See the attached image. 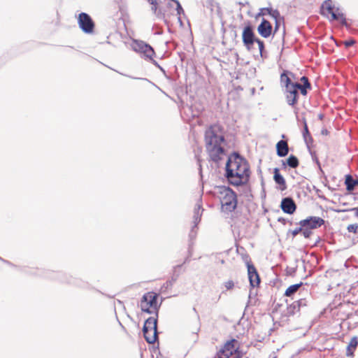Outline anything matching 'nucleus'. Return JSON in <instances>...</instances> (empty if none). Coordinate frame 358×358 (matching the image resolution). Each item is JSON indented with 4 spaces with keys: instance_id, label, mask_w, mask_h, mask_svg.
Returning <instances> with one entry per match:
<instances>
[{
    "instance_id": "nucleus-4",
    "label": "nucleus",
    "mask_w": 358,
    "mask_h": 358,
    "mask_svg": "<svg viewBox=\"0 0 358 358\" xmlns=\"http://www.w3.org/2000/svg\"><path fill=\"white\" fill-rule=\"evenodd\" d=\"M321 10L323 15H331L332 20H338L344 25L347 24L344 14L338 8L334 7L331 0L325 1L322 5Z\"/></svg>"
},
{
    "instance_id": "nucleus-7",
    "label": "nucleus",
    "mask_w": 358,
    "mask_h": 358,
    "mask_svg": "<svg viewBox=\"0 0 358 358\" xmlns=\"http://www.w3.org/2000/svg\"><path fill=\"white\" fill-rule=\"evenodd\" d=\"M78 22L82 31L86 34H92L94 31V23L91 17L85 13L79 14Z\"/></svg>"
},
{
    "instance_id": "nucleus-13",
    "label": "nucleus",
    "mask_w": 358,
    "mask_h": 358,
    "mask_svg": "<svg viewBox=\"0 0 358 358\" xmlns=\"http://www.w3.org/2000/svg\"><path fill=\"white\" fill-rule=\"evenodd\" d=\"M247 267L250 285L255 287V286H257L259 284V276L257 273L255 267L252 264H250L249 263H248Z\"/></svg>"
},
{
    "instance_id": "nucleus-33",
    "label": "nucleus",
    "mask_w": 358,
    "mask_h": 358,
    "mask_svg": "<svg viewBox=\"0 0 358 358\" xmlns=\"http://www.w3.org/2000/svg\"><path fill=\"white\" fill-rule=\"evenodd\" d=\"M303 227H302L301 226L300 227L296 228V229H295L294 230H293V231H292V234L293 236L294 237V236H296L297 234H299L300 232H302V229H303Z\"/></svg>"
},
{
    "instance_id": "nucleus-35",
    "label": "nucleus",
    "mask_w": 358,
    "mask_h": 358,
    "mask_svg": "<svg viewBox=\"0 0 358 358\" xmlns=\"http://www.w3.org/2000/svg\"><path fill=\"white\" fill-rule=\"evenodd\" d=\"M148 1L153 5L152 9L155 11L157 10V6H156V4H157V1L156 0H148Z\"/></svg>"
},
{
    "instance_id": "nucleus-40",
    "label": "nucleus",
    "mask_w": 358,
    "mask_h": 358,
    "mask_svg": "<svg viewBox=\"0 0 358 358\" xmlns=\"http://www.w3.org/2000/svg\"><path fill=\"white\" fill-rule=\"evenodd\" d=\"M278 27V23H276L275 28V31L277 30Z\"/></svg>"
},
{
    "instance_id": "nucleus-26",
    "label": "nucleus",
    "mask_w": 358,
    "mask_h": 358,
    "mask_svg": "<svg viewBox=\"0 0 358 358\" xmlns=\"http://www.w3.org/2000/svg\"><path fill=\"white\" fill-rule=\"evenodd\" d=\"M257 44H258V47H259V52H260V55L262 58L264 57H266V56L265 55V53L264 52V43L262 41H261L260 39L257 38V40H256L255 41Z\"/></svg>"
},
{
    "instance_id": "nucleus-34",
    "label": "nucleus",
    "mask_w": 358,
    "mask_h": 358,
    "mask_svg": "<svg viewBox=\"0 0 358 358\" xmlns=\"http://www.w3.org/2000/svg\"><path fill=\"white\" fill-rule=\"evenodd\" d=\"M344 43L346 47H350L355 43V41L354 40H348V41H345Z\"/></svg>"
},
{
    "instance_id": "nucleus-17",
    "label": "nucleus",
    "mask_w": 358,
    "mask_h": 358,
    "mask_svg": "<svg viewBox=\"0 0 358 358\" xmlns=\"http://www.w3.org/2000/svg\"><path fill=\"white\" fill-rule=\"evenodd\" d=\"M292 77H294V75L291 72L286 71L281 74L280 81L281 83L285 86V89L287 88V86L298 84V83L292 81Z\"/></svg>"
},
{
    "instance_id": "nucleus-16",
    "label": "nucleus",
    "mask_w": 358,
    "mask_h": 358,
    "mask_svg": "<svg viewBox=\"0 0 358 358\" xmlns=\"http://www.w3.org/2000/svg\"><path fill=\"white\" fill-rule=\"evenodd\" d=\"M157 320L154 317L148 318L144 324L143 331L150 330V331L157 332Z\"/></svg>"
},
{
    "instance_id": "nucleus-18",
    "label": "nucleus",
    "mask_w": 358,
    "mask_h": 358,
    "mask_svg": "<svg viewBox=\"0 0 358 358\" xmlns=\"http://www.w3.org/2000/svg\"><path fill=\"white\" fill-rule=\"evenodd\" d=\"M273 179L276 184L280 185V189L285 190L287 188L285 180L283 176L279 173L278 168L274 169V176Z\"/></svg>"
},
{
    "instance_id": "nucleus-22",
    "label": "nucleus",
    "mask_w": 358,
    "mask_h": 358,
    "mask_svg": "<svg viewBox=\"0 0 358 358\" xmlns=\"http://www.w3.org/2000/svg\"><path fill=\"white\" fill-rule=\"evenodd\" d=\"M346 189L348 191H352L355 189L357 184H358V180H355L352 176L347 175L345 178Z\"/></svg>"
},
{
    "instance_id": "nucleus-36",
    "label": "nucleus",
    "mask_w": 358,
    "mask_h": 358,
    "mask_svg": "<svg viewBox=\"0 0 358 358\" xmlns=\"http://www.w3.org/2000/svg\"><path fill=\"white\" fill-rule=\"evenodd\" d=\"M299 306H306V301L304 299H300L297 301Z\"/></svg>"
},
{
    "instance_id": "nucleus-21",
    "label": "nucleus",
    "mask_w": 358,
    "mask_h": 358,
    "mask_svg": "<svg viewBox=\"0 0 358 358\" xmlns=\"http://www.w3.org/2000/svg\"><path fill=\"white\" fill-rule=\"evenodd\" d=\"M266 14L270 15L272 17L277 20L280 17V13L278 10H273L271 8H263L260 9L258 15H264Z\"/></svg>"
},
{
    "instance_id": "nucleus-28",
    "label": "nucleus",
    "mask_w": 358,
    "mask_h": 358,
    "mask_svg": "<svg viewBox=\"0 0 358 358\" xmlns=\"http://www.w3.org/2000/svg\"><path fill=\"white\" fill-rule=\"evenodd\" d=\"M310 88V87H305L304 85H301L298 83L297 90H300L301 94L306 95L307 94V89Z\"/></svg>"
},
{
    "instance_id": "nucleus-14",
    "label": "nucleus",
    "mask_w": 358,
    "mask_h": 358,
    "mask_svg": "<svg viewBox=\"0 0 358 358\" xmlns=\"http://www.w3.org/2000/svg\"><path fill=\"white\" fill-rule=\"evenodd\" d=\"M280 206L282 210L287 214L294 213L296 208L294 201L290 197L284 198L281 201Z\"/></svg>"
},
{
    "instance_id": "nucleus-20",
    "label": "nucleus",
    "mask_w": 358,
    "mask_h": 358,
    "mask_svg": "<svg viewBox=\"0 0 358 358\" xmlns=\"http://www.w3.org/2000/svg\"><path fill=\"white\" fill-rule=\"evenodd\" d=\"M358 345L357 338L354 336L351 338L350 343L347 347L346 355L348 357H352L354 354V351L355 350L357 346Z\"/></svg>"
},
{
    "instance_id": "nucleus-2",
    "label": "nucleus",
    "mask_w": 358,
    "mask_h": 358,
    "mask_svg": "<svg viewBox=\"0 0 358 358\" xmlns=\"http://www.w3.org/2000/svg\"><path fill=\"white\" fill-rule=\"evenodd\" d=\"M206 148L210 159L218 162L225 155L222 144L224 138L218 125L210 126L205 133Z\"/></svg>"
},
{
    "instance_id": "nucleus-41",
    "label": "nucleus",
    "mask_w": 358,
    "mask_h": 358,
    "mask_svg": "<svg viewBox=\"0 0 358 358\" xmlns=\"http://www.w3.org/2000/svg\"><path fill=\"white\" fill-rule=\"evenodd\" d=\"M235 358H241L239 356H236Z\"/></svg>"
},
{
    "instance_id": "nucleus-1",
    "label": "nucleus",
    "mask_w": 358,
    "mask_h": 358,
    "mask_svg": "<svg viewBox=\"0 0 358 358\" xmlns=\"http://www.w3.org/2000/svg\"><path fill=\"white\" fill-rule=\"evenodd\" d=\"M250 176V166L245 159L237 153L229 157L226 164V178L231 185H245L249 181Z\"/></svg>"
},
{
    "instance_id": "nucleus-39",
    "label": "nucleus",
    "mask_w": 358,
    "mask_h": 358,
    "mask_svg": "<svg viewBox=\"0 0 358 358\" xmlns=\"http://www.w3.org/2000/svg\"><path fill=\"white\" fill-rule=\"evenodd\" d=\"M198 163H199V170L201 171V165L200 164V160L198 159Z\"/></svg>"
},
{
    "instance_id": "nucleus-5",
    "label": "nucleus",
    "mask_w": 358,
    "mask_h": 358,
    "mask_svg": "<svg viewBox=\"0 0 358 358\" xmlns=\"http://www.w3.org/2000/svg\"><path fill=\"white\" fill-rule=\"evenodd\" d=\"M157 294L154 292L145 293L141 301V309L143 312L152 313L157 310Z\"/></svg>"
},
{
    "instance_id": "nucleus-11",
    "label": "nucleus",
    "mask_w": 358,
    "mask_h": 358,
    "mask_svg": "<svg viewBox=\"0 0 358 358\" xmlns=\"http://www.w3.org/2000/svg\"><path fill=\"white\" fill-rule=\"evenodd\" d=\"M297 87L298 84H294V85L287 86V88L285 89L286 99L287 103L290 106H294L298 101L299 93Z\"/></svg>"
},
{
    "instance_id": "nucleus-15",
    "label": "nucleus",
    "mask_w": 358,
    "mask_h": 358,
    "mask_svg": "<svg viewBox=\"0 0 358 358\" xmlns=\"http://www.w3.org/2000/svg\"><path fill=\"white\" fill-rule=\"evenodd\" d=\"M257 31L262 37L268 38L271 34L272 26L268 20L263 19L258 26Z\"/></svg>"
},
{
    "instance_id": "nucleus-12",
    "label": "nucleus",
    "mask_w": 358,
    "mask_h": 358,
    "mask_svg": "<svg viewBox=\"0 0 358 358\" xmlns=\"http://www.w3.org/2000/svg\"><path fill=\"white\" fill-rule=\"evenodd\" d=\"M203 211V209L202 208L201 201L199 200L198 203L195 205L194 209V215H193V223L194 226L192 228L190 236H192V234H196V231H194V229L197 227L198 224L201 221V217L202 216V213Z\"/></svg>"
},
{
    "instance_id": "nucleus-30",
    "label": "nucleus",
    "mask_w": 358,
    "mask_h": 358,
    "mask_svg": "<svg viewBox=\"0 0 358 358\" xmlns=\"http://www.w3.org/2000/svg\"><path fill=\"white\" fill-rule=\"evenodd\" d=\"M348 230L350 232L357 233L358 231V224H350L348 227Z\"/></svg>"
},
{
    "instance_id": "nucleus-10",
    "label": "nucleus",
    "mask_w": 358,
    "mask_h": 358,
    "mask_svg": "<svg viewBox=\"0 0 358 358\" xmlns=\"http://www.w3.org/2000/svg\"><path fill=\"white\" fill-rule=\"evenodd\" d=\"M324 220L319 217L311 216L299 222L302 227H308L310 229H316L324 224Z\"/></svg>"
},
{
    "instance_id": "nucleus-25",
    "label": "nucleus",
    "mask_w": 358,
    "mask_h": 358,
    "mask_svg": "<svg viewBox=\"0 0 358 358\" xmlns=\"http://www.w3.org/2000/svg\"><path fill=\"white\" fill-rule=\"evenodd\" d=\"M287 164L291 168H296L299 166V160L295 156L290 155L287 159Z\"/></svg>"
},
{
    "instance_id": "nucleus-37",
    "label": "nucleus",
    "mask_w": 358,
    "mask_h": 358,
    "mask_svg": "<svg viewBox=\"0 0 358 358\" xmlns=\"http://www.w3.org/2000/svg\"><path fill=\"white\" fill-rule=\"evenodd\" d=\"M353 210L355 211V215H356L357 217H358V207H357V208H355L353 209Z\"/></svg>"
},
{
    "instance_id": "nucleus-19",
    "label": "nucleus",
    "mask_w": 358,
    "mask_h": 358,
    "mask_svg": "<svg viewBox=\"0 0 358 358\" xmlns=\"http://www.w3.org/2000/svg\"><path fill=\"white\" fill-rule=\"evenodd\" d=\"M277 155L279 157H285L288 154L289 148L287 143L285 141H280L276 145Z\"/></svg>"
},
{
    "instance_id": "nucleus-24",
    "label": "nucleus",
    "mask_w": 358,
    "mask_h": 358,
    "mask_svg": "<svg viewBox=\"0 0 358 358\" xmlns=\"http://www.w3.org/2000/svg\"><path fill=\"white\" fill-rule=\"evenodd\" d=\"M303 285L302 282H300L299 284H295L289 286L285 292V296H292L294 294H295L299 287Z\"/></svg>"
},
{
    "instance_id": "nucleus-31",
    "label": "nucleus",
    "mask_w": 358,
    "mask_h": 358,
    "mask_svg": "<svg viewBox=\"0 0 358 358\" xmlns=\"http://www.w3.org/2000/svg\"><path fill=\"white\" fill-rule=\"evenodd\" d=\"M234 286V283L232 280H228L224 283V287L227 289H231Z\"/></svg>"
},
{
    "instance_id": "nucleus-3",
    "label": "nucleus",
    "mask_w": 358,
    "mask_h": 358,
    "mask_svg": "<svg viewBox=\"0 0 358 358\" xmlns=\"http://www.w3.org/2000/svg\"><path fill=\"white\" fill-rule=\"evenodd\" d=\"M221 204V210L224 213L233 212L237 207L236 194L229 187H218L216 192Z\"/></svg>"
},
{
    "instance_id": "nucleus-8",
    "label": "nucleus",
    "mask_w": 358,
    "mask_h": 358,
    "mask_svg": "<svg viewBox=\"0 0 358 358\" xmlns=\"http://www.w3.org/2000/svg\"><path fill=\"white\" fill-rule=\"evenodd\" d=\"M237 343L238 342L235 339L228 341L217 352L218 358H229L237 350Z\"/></svg>"
},
{
    "instance_id": "nucleus-38",
    "label": "nucleus",
    "mask_w": 358,
    "mask_h": 358,
    "mask_svg": "<svg viewBox=\"0 0 358 358\" xmlns=\"http://www.w3.org/2000/svg\"><path fill=\"white\" fill-rule=\"evenodd\" d=\"M278 221H279V222H285V220L284 218H281V217H280V218H278Z\"/></svg>"
},
{
    "instance_id": "nucleus-32",
    "label": "nucleus",
    "mask_w": 358,
    "mask_h": 358,
    "mask_svg": "<svg viewBox=\"0 0 358 358\" xmlns=\"http://www.w3.org/2000/svg\"><path fill=\"white\" fill-rule=\"evenodd\" d=\"M301 80L303 82V85H304L305 87H310V84L308 81V79L306 76H303L301 78Z\"/></svg>"
},
{
    "instance_id": "nucleus-27",
    "label": "nucleus",
    "mask_w": 358,
    "mask_h": 358,
    "mask_svg": "<svg viewBox=\"0 0 358 358\" xmlns=\"http://www.w3.org/2000/svg\"><path fill=\"white\" fill-rule=\"evenodd\" d=\"M303 136L306 143H308V138H309L310 140L312 139L306 121H304V129L303 131Z\"/></svg>"
},
{
    "instance_id": "nucleus-29",
    "label": "nucleus",
    "mask_w": 358,
    "mask_h": 358,
    "mask_svg": "<svg viewBox=\"0 0 358 358\" xmlns=\"http://www.w3.org/2000/svg\"><path fill=\"white\" fill-rule=\"evenodd\" d=\"M302 234L305 238H309L310 235L312 234V231L308 227H304L302 229Z\"/></svg>"
},
{
    "instance_id": "nucleus-23",
    "label": "nucleus",
    "mask_w": 358,
    "mask_h": 358,
    "mask_svg": "<svg viewBox=\"0 0 358 358\" xmlns=\"http://www.w3.org/2000/svg\"><path fill=\"white\" fill-rule=\"evenodd\" d=\"M145 341L148 343H154L157 338V332L150 331V330L143 331Z\"/></svg>"
},
{
    "instance_id": "nucleus-9",
    "label": "nucleus",
    "mask_w": 358,
    "mask_h": 358,
    "mask_svg": "<svg viewBox=\"0 0 358 358\" xmlns=\"http://www.w3.org/2000/svg\"><path fill=\"white\" fill-rule=\"evenodd\" d=\"M243 43L246 48L250 50L257 38H255L251 26H246L242 34Z\"/></svg>"
},
{
    "instance_id": "nucleus-6",
    "label": "nucleus",
    "mask_w": 358,
    "mask_h": 358,
    "mask_svg": "<svg viewBox=\"0 0 358 358\" xmlns=\"http://www.w3.org/2000/svg\"><path fill=\"white\" fill-rule=\"evenodd\" d=\"M131 48L135 52L141 54L143 57L153 60L155 51L149 44L143 41L134 40L131 43Z\"/></svg>"
}]
</instances>
